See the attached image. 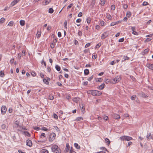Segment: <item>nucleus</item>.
<instances>
[{"label": "nucleus", "instance_id": "obj_61", "mask_svg": "<svg viewBox=\"0 0 153 153\" xmlns=\"http://www.w3.org/2000/svg\"><path fill=\"white\" fill-rule=\"evenodd\" d=\"M1 128L2 129H4L6 128V125L4 124H3L1 126Z\"/></svg>", "mask_w": 153, "mask_h": 153}, {"label": "nucleus", "instance_id": "obj_17", "mask_svg": "<svg viewBox=\"0 0 153 153\" xmlns=\"http://www.w3.org/2000/svg\"><path fill=\"white\" fill-rule=\"evenodd\" d=\"M132 139V138L129 136H126V139L125 140L127 141H128L131 140Z\"/></svg>", "mask_w": 153, "mask_h": 153}, {"label": "nucleus", "instance_id": "obj_34", "mask_svg": "<svg viewBox=\"0 0 153 153\" xmlns=\"http://www.w3.org/2000/svg\"><path fill=\"white\" fill-rule=\"evenodd\" d=\"M13 24H14V22L13 21H11L9 22V23L8 24V26L9 25L10 26H12L13 25Z\"/></svg>", "mask_w": 153, "mask_h": 153}, {"label": "nucleus", "instance_id": "obj_25", "mask_svg": "<svg viewBox=\"0 0 153 153\" xmlns=\"http://www.w3.org/2000/svg\"><path fill=\"white\" fill-rule=\"evenodd\" d=\"M80 99L79 98H74L73 99V101L77 102Z\"/></svg>", "mask_w": 153, "mask_h": 153}, {"label": "nucleus", "instance_id": "obj_26", "mask_svg": "<svg viewBox=\"0 0 153 153\" xmlns=\"http://www.w3.org/2000/svg\"><path fill=\"white\" fill-rule=\"evenodd\" d=\"M55 68L58 71H59L61 69L60 67L58 65H56Z\"/></svg>", "mask_w": 153, "mask_h": 153}, {"label": "nucleus", "instance_id": "obj_22", "mask_svg": "<svg viewBox=\"0 0 153 153\" xmlns=\"http://www.w3.org/2000/svg\"><path fill=\"white\" fill-rule=\"evenodd\" d=\"M106 17L108 19H109V20H112V16L111 15H110L109 14H107Z\"/></svg>", "mask_w": 153, "mask_h": 153}, {"label": "nucleus", "instance_id": "obj_14", "mask_svg": "<svg viewBox=\"0 0 153 153\" xmlns=\"http://www.w3.org/2000/svg\"><path fill=\"white\" fill-rule=\"evenodd\" d=\"M51 0H45V2H42V4L43 5H46L48 4L50 2H51Z\"/></svg>", "mask_w": 153, "mask_h": 153}, {"label": "nucleus", "instance_id": "obj_21", "mask_svg": "<svg viewBox=\"0 0 153 153\" xmlns=\"http://www.w3.org/2000/svg\"><path fill=\"white\" fill-rule=\"evenodd\" d=\"M129 59V57L127 56H124L122 60V62H124L126 60H128Z\"/></svg>", "mask_w": 153, "mask_h": 153}, {"label": "nucleus", "instance_id": "obj_51", "mask_svg": "<svg viewBox=\"0 0 153 153\" xmlns=\"http://www.w3.org/2000/svg\"><path fill=\"white\" fill-rule=\"evenodd\" d=\"M132 33L134 35H138V32L134 31H133L132 32Z\"/></svg>", "mask_w": 153, "mask_h": 153}, {"label": "nucleus", "instance_id": "obj_40", "mask_svg": "<svg viewBox=\"0 0 153 153\" xmlns=\"http://www.w3.org/2000/svg\"><path fill=\"white\" fill-rule=\"evenodd\" d=\"M105 0H102V1H101V3H100V4L102 6H103L105 4Z\"/></svg>", "mask_w": 153, "mask_h": 153}, {"label": "nucleus", "instance_id": "obj_57", "mask_svg": "<svg viewBox=\"0 0 153 153\" xmlns=\"http://www.w3.org/2000/svg\"><path fill=\"white\" fill-rule=\"evenodd\" d=\"M97 57V54H94V55H93L92 56V58L94 59H96V58Z\"/></svg>", "mask_w": 153, "mask_h": 153}, {"label": "nucleus", "instance_id": "obj_64", "mask_svg": "<svg viewBox=\"0 0 153 153\" xmlns=\"http://www.w3.org/2000/svg\"><path fill=\"white\" fill-rule=\"evenodd\" d=\"M90 45V43H88L85 45V48H86L89 46Z\"/></svg>", "mask_w": 153, "mask_h": 153}, {"label": "nucleus", "instance_id": "obj_20", "mask_svg": "<svg viewBox=\"0 0 153 153\" xmlns=\"http://www.w3.org/2000/svg\"><path fill=\"white\" fill-rule=\"evenodd\" d=\"M106 33H104L103 34H102L101 37V39H103L105 38L107 36V35H106Z\"/></svg>", "mask_w": 153, "mask_h": 153}, {"label": "nucleus", "instance_id": "obj_19", "mask_svg": "<svg viewBox=\"0 0 153 153\" xmlns=\"http://www.w3.org/2000/svg\"><path fill=\"white\" fill-rule=\"evenodd\" d=\"M19 22H20V25L22 26H24L25 25V21L24 20H21Z\"/></svg>", "mask_w": 153, "mask_h": 153}, {"label": "nucleus", "instance_id": "obj_27", "mask_svg": "<svg viewBox=\"0 0 153 153\" xmlns=\"http://www.w3.org/2000/svg\"><path fill=\"white\" fill-rule=\"evenodd\" d=\"M37 38H39L41 35V32L40 31H38L36 34Z\"/></svg>", "mask_w": 153, "mask_h": 153}, {"label": "nucleus", "instance_id": "obj_58", "mask_svg": "<svg viewBox=\"0 0 153 153\" xmlns=\"http://www.w3.org/2000/svg\"><path fill=\"white\" fill-rule=\"evenodd\" d=\"M31 74L33 76H35L36 75V73L34 71H32L31 73Z\"/></svg>", "mask_w": 153, "mask_h": 153}, {"label": "nucleus", "instance_id": "obj_28", "mask_svg": "<svg viewBox=\"0 0 153 153\" xmlns=\"http://www.w3.org/2000/svg\"><path fill=\"white\" fill-rule=\"evenodd\" d=\"M83 118L82 117H78L76 118V119L74 120H77V121H80L82 120H83Z\"/></svg>", "mask_w": 153, "mask_h": 153}, {"label": "nucleus", "instance_id": "obj_53", "mask_svg": "<svg viewBox=\"0 0 153 153\" xmlns=\"http://www.w3.org/2000/svg\"><path fill=\"white\" fill-rule=\"evenodd\" d=\"M102 79L101 78H99L98 79H97L96 81L97 82H100L102 81Z\"/></svg>", "mask_w": 153, "mask_h": 153}, {"label": "nucleus", "instance_id": "obj_4", "mask_svg": "<svg viewBox=\"0 0 153 153\" xmlns=\"http://www.w3.org/2000/svg\"><path fill=\"white\" fill-rule=\"evenodd\" d=\"M7 111V108L5 106H2L1 108V113L2 114H4Z\"/></svg>", "mask_w": 153, "mask_h": 153}, {"label": "nucleus", "instance_id": "obj_46", "mask_svg": "<svg viewBox=\"0 0 153 153\" xmlns=\"http://www.w3.org/2000/svg\"><path fill=\"white\" fill-rule=\"evenodd\" d=\"M86 21H87V22L88 23V24L90 23L91 22V21L90 18H87L86 19Z\"/></svg>", "mask_w": 153, "mask_h": 153}, {"label": "nucleus", "instance_id": "obj_48", "mask_svg": "<svg viewBox=\"0 0 153 153\" xmlns=\"http://www.w3.org/2000/svg\"><path fill=\"white\" fill-rule=\"evenodd\" d=\"M148 51L149 49H146L144 50L143 53L144 54H147L148 53Z\"/></svg>", "mask_w": 153, "mask_h": 153}, {"label": "nucleus", "instance_id": "obj_59", "mask_svg": "<svg viewBox=\"0 0 153 153\" xmlns=\"http://www.w3.org/2000/svg\"><path fill=\"white\" fill-rule=\"evenodd\" d=\"M73 5V4L72 3L71 4L69 5L67 7V9H68L69 8H71L72 6Z\"/></svg>", "mask_w": 153, "mask_h": 153}, {"label": "nucleus", "instance_id": "obj_18", "mask_svg": "<svg viewBox=\"0 0 153 153\" xmlns=\"http://www.w3.org/2000/svg\"><path fill=\"white\" fill-rule=\"evenodd\" d=\"M105 142L108 145H109L110 144V140H109V139H108V138H106L105 139Z\"/></svg>", "mask_w": 153, "mask_h": 153}, {"label": "nucleus", "instance_id": "obj_37", "mask_svg": "<svg viewBox=\"0 0 153 153\" xmlns=\"http://www.w3.org/2000/svg\"><path fill=\"white\" fill-rule=\"evenodd\" d=\"M95 0H92V2L91 4V5L93 7L94 5L95 4Z\"/></svg>", "mask_w": 153, "mask_h": 153}, {"label": "nucleus", "instance_id": "obj_41", "mask_svg": "<svg viewBox=\"0 0 153 153\" xmlns=\"http://www.w3.org/2000/svg\"><path fill=\"white\" fill-rule=\"evenodd\" d=\"M126 136H124L122 137H121L120 138V139L121 140H125Z\"/></svg>", "mask_w": 153, "mask_h": 153}, {"label": "nucleus", "instance_id": "obj_52", "mask_svg": "<svg viewBox=\"0 0 153 153\" xmlns=\"http://www.w3.org/2000/svg\"><path fill=\"white\" fill-rule=\"evenodd\" d=\"M100 149H102L103 150V152H105V153L106 151H107V149H105L104 147H102L100 148Z\"/></svg>", "mask_w": 153, "mask_h": 153}, {"label": "nucleus", "instance_id": "obj_56", "mask_svg": "<svg viewBox=\"0 0 153 153\" xmlns=\"http://www.w3.org/2000/svg\"><path fill=\"white\" fill-rule=\"evenodd\" d=\"M148 3L146 1H144L143 2L142 5L143 6H146L148 4Z\"/></svg>", "mask_w": 153, "mask_h": 153}, {"label": "nucleus", "instance_id": "obj_50", "mask_svg": "<svg viewBox=\"0 0 153 153\" xmlns=\"http://www.w3.org/2000/svg\"><path fill=\"white\" fill-rule=\"evenodd\" d=\"M124 38H122L121 39H120L118 41V42H122L124 41Z\"/></svg>", "mask_w": 153, "mask_h": 153}, {"label": "nucleus", "instance_id": "obj_43", "mask_svg": "<svg viewBox=\"0 0 153 153\" xmlns=\"http://www.w3.org/2000/svg\"><path fill=\"white\" fill-rule=\"evenodd\" d=\"M104 82L106 84H108L110 83L111 82L109 80L106 79L104 81Z\"/></svg>", "mask_w": 153, "mask_h": 153}, {"label": "nucleus", "instance_id": "obj_63", "mask_svg": "<svg viewBox=\"0 0 153 153\" xmlns=\"http://www.w3.org/2000/svg\"><path fill=\"white\" fill-rule=\"evenodd\" d=\"M74 44L76 45H78L79 44L78 41L76 39L74 40Z\"/></svg>", "mask_w": 153, "mask_h": 153}, {"label": "nucleus", "instance_id": "obj_45", "mask_svg": "<svg viewBox=\"0 0 153 153\" xmlns=\"http://www.w3.org/2000/svg\"><path fill=\"white\" fill-rule=\"evenodd\" d=\"M41 130H43L44 131H48V129H47V128H46V127H42V128Z\"/></svg>", "mask_w": 153, "mask_h": 153}, {"label": "nucleus", "instance_id": "obj_55", "mask_svg": "<svg viewBox=\"0 0 153 153\" xmlns=\"http://www.w3.org/2000/svg\"><path fill=\"white\" fill-rule=\"evenodd\" d=\"M5 19L3 18H2L0 19V23H3L4 22Z\"/></svg>", "mask_w": 153, "mask_h": 153}, {"label": "nucleus", "instance_id": "obj_31", "mask_svg": "<svg viewBox=\"0 0 153 153\" xmlns=\"http://www.w3.org/2000/svg\"><path fill=\"white\" fill-rule=\"evenodd\" d=\"M101 43L100 42L97 44L95 47V48H99L101 45Z\"/></svg>", "mask_w": 153, "mask_h": 153}, {"label": "nucleus", "instance_id": "obj_10", "mask_svg": "<svg viewBox=\"0 0 153 153\" xmlns=\"http://www.w3.org/2000/svg\"><path fill=\"white\" fill-rule=\"evenodd\" d=\"M147 67L150 69L153 70V64H147Z\"/></svg>", "mask_w": 153, "mask_h": 153}, {"label": "nucleus", "instance_id": "obj_12", "mask_svg": "<svg viewBox=\"0 0 153 153\" xmlns=\"http://www.w3.org/2000/svg\"><path fill=\"white\" fill-rule=\"evenodd\" d=\"M113 117L115 119H118L120 118V116L117 114H114L113 115Z\"/></svg>", "mask_w": 153, "mask_h": 153}, {"label": "nucleus", "instance_id": "obj_62", "mask_svg": "<svg viewBox=\"0 0 153 153\" xmlns=\"http://www.w3.org/2000/svg\"><path fill=\"white\" fill-rule=\"evenodd\" d=\"M105 23V22L103 21H100V24L101 25V26H103L104 25V24Z\"/></svg>", "mask_w": 153, "mask_h": 153}, {"label": "nucleus", "instance_id": "obj_11", "mask_svg": "<svg viewBox=\"0 0 153 153\" xmlns=\"http://www.w3.org/2000/svg\"><path fill=\"white\" fill-rule=\"evenodd\" d=\"M20 1V0H14V1L11 3V5L12 6H13L15 5L16 4Z\"/></svg>", "mask_w": 153, "mask_h": 153}, {"label": "nucleus", "instance_id": "obj_2", "mask_svg": "<svg viewBox=\"0 0 153 153\" xmlns=\"http://www.w3.org/2000/svg\"><path fill=\"white\" fill-rule=\"evenodd\" d=\"M51 149L52 152L54 153H61V150L56 145H53L51 147Z\"/></svg>", "mask_w": 153, "mask_h": 153}, {"label": "nucleus", "instance_id": "obj_38", "mask_svg": "<svg viewBox=\"0 0 153 153\" xmlns=\"http://www.w3.org/2000/svg\"><path fill=\"white\" fill-rule=\"evenodd\" d=\"M24 134L25 135H26V136H29V137L30 136V134L29 133V132H28V131H25L24 132Z\"/></svg>", "mask_w": 153, "mask_h": 153}, {"label": "nucleus", "instance_id": "obj_44", "mask_svg": "<svg viewBox=\"0 0 153 153\" xmlns=\"http://www.w3.org/2000/svg\"><path fill=\"white\" fill-rule=\"evenodd\" d=\"M126 15L128 16V17H130V16L131 15V12L128 11Z\"/></svg>", "mask_w": 153, "mask_h": 153}, {"label": "nucleus", "instance_id": "obj_3", "mask_svg": "<svg viewBox=\"0 0 153 153\" xmlns=\"http://www.w3.org/2000/svg\"><path fill=\"white\" fill-rule=\"evenodd\" d=\"M56 135L55 133L53 132L51 134L49 137V140L50 142L53 141L55 139Z\"/></svg>", "mask_w": 153, "mask_h": 153}, {"label": "nucleus", "instance_id": "obj_5", "mask_svg": "<svg viewBox=\"0 0 153 153\" xmlns=\"http://www.w3.org/2000/svg\"><path fill=\"white\" fill-rule=\"evenodd\" d=\"M138 94L139 96L142 97L144 98H147L148 97V96H147V95L146 94H145L143 92L141 91L140 92L138 93Z\"/></svg>", "mask_w": 153, "mask_h": 153}, {"label": "nucleus", "instance_id": "obj_1", "mask_svg": "<svg viewBox=\"0 0 153 153\" xmlns=\"http://www.w3.org/2000/svg\"><path fill=\"white\" fill-rule=\"evenodd\" d=\"M87 93L94 96H99L102 94V92L97 90H89L87 91Z\"/></svg>", "mask_w": 153, "mask_h": 153}, {"label": "nucleus", "instance_id": "obj_30", "mask_svg": "<svg viewBox=\"0 0 153 153\" xmlns=\"http://www.w3.org/2000/svg\"><path fill=\"white\" fill-rule=\"evenodd\" d=\"M46 137V135L45 133H42L41 134V135L40 136V138H42L43 137Z\"/></svg>", "mask_w": 153, "mask_h": 153}, {"label": "nucleus", "instance_id": "obj_6", "mask_svg": "<svg viewBox=\"0 0 153 153\" xmlns=\"http://www.w3.org/2000/svg\"><path fill=\"white\" fill-rule=\"evenodd\" d=\"M121 79L120 77V76H117L114 79L113 81L114 83H116L120 81Z\"/></svg>", "mask_w": 153, "mask_h": 153}, {"label": "nucleus", "instance_id": "obj_33", "mask_svg": "<svg viewBox=\"0 0 153 153\" xmlns=\"http://www.w3.org/2000/svg\"><path fill=\"white\" fill-rule=\"evenodd\" d=\"M54 97L51 94H50L48 96V99L50 100H52L54 99Z\"/></svg>", "mask_w": 153, "mask_h": 153}, {"label": "nucleus", "instance_id": "obj_23", "mask_svg": "<svg viewBox=\"0 0 153 153\" xmlns=\"http://www.w3.org/2000/svg\"><path fill=\"white\" fill-rule=\"evenodd\" d=\"M74 146L75 147V148L77 149H79L80 148V147L78 145V144L76 143H74Z\"/></svg>", "mask_w": 153, "mask_h": 153}, {"label": "nucleus", "instance_id": "obj_35", "mask_svg": "<svg viewBox=\"0 0 153 153\" xmlns=\"http://www.w3.org/2000/svg\"><path fill=\"white\" fill-rule=\"evenodd\" d=\"M70 153H76L73 149L72 147H71V149L70 150Z\"/></svg>", "mask_w": 153, "mask_h": 153}, {"label": "nucleus", "instance_id": "obj_15", "mask_svg": "<svg viewBox=\"0 0 153 153\" xmlns=\"http://www.w3.org/2000/svg\"><path fill=\"white\" fill-rule=\"evenodd\" d=\"M89 73V70L88 69H86L84 70V74L85 75H87Z\"/></svg>", "mask_w": 153, "mask_h": 153}, {"label": "nucleus", "instance_id": "obj_16", "mask_svg": "<svg viewBox=\"0 0 153 153\" xmlns=\"http://www.w3.org/2000/svg\"><path fill=\"white\" fill-rule=\"evenodd\" d=\"M82 106V107L81 108V111L82 112H83L85 111V108H84V105L83 104H81V105L80 104L79 105L80 107H81V105Z\"/></svg>", "mask_w": 153, "mask_h": 153}, {"label": "nucleus", "instance_id": "obj_47", "mask_svg": "<svg viewBox=\"0 0 153 153\" xmlns=\"http://www.w3.org/2000/svg\"><path fill=\"white\" fill-rule=\"evenodd\" d=\"M115 8V7L114 5H112L111 6V10H114Z\"/></svg>", "mask_w": 153, "mask_h": 153}, {"label": "nucleus", "instance_id": "obj_7", "mask_svg": "<svg viewBox=\"0 0 153 153\" xmlns=\"http://www.w3.org/2000/svg\"><path fill=\"white\" fill-rule=\"evenodd\" d=\"M26 145L29 147H31L32 146V142L30 140H26Z\"/></svg>", "mask_w": 153, "mask_h": 153}, {"label": "nucleus", "instance_id": "obj_49", "mask_svg": "<svg viewBox=\"0 0 153 153\" xmlns=\"http://www.w3.org/2000/svg\"><path fill=\"white\" fill-rule=\"evenodd\" d=\"M93 78V75H92L91 76H90V77H89V78H88V79H87V80L89 81H91Z\"/></svg>", "mask_w": 153, "mask_h": 153}, {"label": "nucleus", "instance_id": "obj_42", "mask_svg": "<svg viewBox=\"0 0 153 153\" xmlns=\"http://www.w3.org/2000/svg\"><path fill=\"white\" fill-rule=\"evenodd\" d=\"M151 135V133H149L146 136V138L148 140H150L149 137Z\"/></svg>", "mask_w": 153, "mask_h": 153}, {"label": "nucleus", "instance_id": "obj_54", "mask_svg": "<svg viewBox=\"0 0 153 153\" xmlns=\"http://www.w3.org/2000/svg\"><path fill=\"white\" fill-rule=\"evenodd\" d=\"M136 97V95H133L131 96V99L132 100H135Z\"/></svg>", "mask_w": 153, "mask_h": 153}, {"label": "nucleus", "instance_id": "obj_13", "mask_svg": "<svg viewBox=\"0 0 153 153\" xmlns=\"http://www.w3.org/2000/svg\"><path fill=\"white\" fill-rule=\"evenodd\" d=\"M105 86V84L104 83H102L99 86L98 88L100 90H102L104 88Z\"/></svg>", "mask_w": 153, "mask_h": 153}, {"label": "nucleus", "instance_id": "obj_32", "mask_svg": "<svg viewBox=\"0 0 153 153\" xmlns=\"http://www.w3.org/2000/svg\"><path fill=\"white\" fill-rule=\"evenodd\" d=\"M54 10L52 8H50L48 10V12L50 13H52L53 12Z\"/></svg>", "mask_w": 153, "mask_h": 153}, {"label": "nucleus", "instance_id": "obj_29", "mask_svg": "<svg viewBox=\"0 0 153 153\" xmlns=\"http://www.w3.org/2000/svg\"><path fill=\"white\" fill-rule=\"evenodd\" d=\"M43 81L47 85H48L49 84V82L48 81V80H47V79L45 78L43 79Z\"/></svg>", "mask_w": 153, "mask_h": 153}, {"label": "nucleus", "instance_id": "obj_9", "mask_svg": "<svg viewBox=\"0 0 153 153\" xmlns=\"http://www.w3.org/2000/svg\"><path fill=\"white\" fill-rule=\"evenodd\" d=\"M70 146L69 143H67L66 145V148L65 149V151L66 152H68L69 151H70Z\"/></svg>", "mask_w": 153, "mask_h": 153}, {"label": "nucleus", "instance_id": "obj_8", "mask_svg": "<svg viewBox=\"0 0 153 153\" xmlns=\"http://www.w3.org/2000/svg\"><path fill=\"white\" fill-rule=\"evenodd\" d=\"M122 20L118 21L115 22H112L110 26H113L116 25L118 24V23H121L122 22Z\"/></svg>", "mask_w": 153, "mask_h": 153}, {"label": "nucleus", "instance_id": "obj_36", "mask_svg": "<svg viewBox=\"0 0 153 153\" xmlns=\"http://www.w3.org/2000/svg\"><path fill=\"white\" fill-rule=\"evenodd\" d=\"M4 76V72L1 71H0V76L2 77H3Z\"/></svg>", "mask_w": 153, "mask_h": 153}, {"label": "nucleus", "instance_id": "obj_39", "mask_svg": "<svg viewBox=\"0 0 153 153\" xmlns=\"http://www.w3.org/2000/svg\"><path fill=\"white\" fill-rule=\"evenodd\" d=\"M67 22L66 20H65L64 23V26L65 28L66 29L67 28Z\"/></svg>", "mask_w": 153, "mask_h": 153}, {"label": "nucleus", "instance_id": "obj_60", "mask_svg": "<svg viewBox=\"0 0 153 153\" xmlns=\"http://www.w3.org/2000/svg\"><path fill=\"white\" fill-rule=\"evenodd\" d=\"M34 130L36 131H38L40 130V128L39 127H36L34 128Z\"/></svg>", "mask_w": 153, "mask_h": 153}, {"label": "nucleus", "instance_id": "obj_24", "mask_svg": "<svg viewBox=\"0 0 153 153\" xmlns=\"http://www.w3.org/2000/svg\"><path fill=\"white\" fill-rule=\"evenodd\" d=\"M41 153H48V151L45 149H42L41 151Z\"/></svg>", "mask_w": 153, "mask_h": 153}]
</instances>
